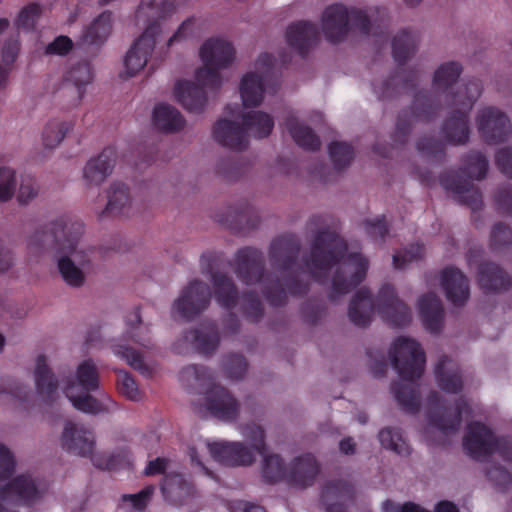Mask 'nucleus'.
Segmentation results:
<instances>
[{
  "label": "nucleus",
  "instance_id": "36",
  "mask_svg": "<svg viewBox=\"0 0 512 512\" xmlns=\"http://www.w3.org/2000/svg\"><path fill=\"white\" fill-rule=\"evenodd\" d=\"M130 193L129 188L123 183H113L108 192V202L105 209L102 211L103 215H128L130 208Z\"/></svg>",
  "mask_w": 512,
  "mask_h": 512
},
{
  "label": "nucleus",
  "instance_id": "54",
  "mask_svg": "<svg viewBox=\"0 0 512 512\" xmlns=\"http://www.w3.org/2000/svg\"><path fill=\"white\" fill-rule=\"evenodd\" d=\"M2 394H9L21 402H26L31 391L27 385L8 378L3 381V384H0V396Z\"/></svg>",
  "mask_w": 512,
  "mask_h": 512
},
{
  "label": "nucleus",
  "instance_id": "17",
  "mask_svg": "<svg viewBox=\"0 0 512 512\" xmlns=\"http://www.w3.org/2000/svg\"><path fill=\"white\" fill-rule=\"evenodd\" d=\"M275 63L273 55L262 53L256 62L257 68L262 70V75L250 72L243 76L239 90L244 107L253 108L262 103L266 79L272 73Z\"/></svg>",
  "mask_w": 512,
  "mask_h": 512
},
{
  "label": "nucleus",
  "instance_id": "26",
  "mask_svg": "<svg viewBox=\"0 0 512 512\" xmlns=\"http://www.w3.org/2000/svg\"><path fill=\"white\" fill-rule=\"evenodd\" d=\"M441 285L447 299L455 306H463L470 297L467 277L455 267H447L441 273Z\"/></svg>",
  "mask_w": 512,
  "mask_h": 512
},
{
  "label": "nucleus",
  "instance_id": "19",
  "mask_svg": "<svg viewBox=\"0 0 512 512\" xmlns=\"http://www.w3.org/2000/svg\"><path fill=\"white\" fill-rule=\"evenodd\" d=\"M212 253L201 256L202 273L210 277L214 289V297L218 305L226 310L233 309L238 302L239 293L233 279L223 272L214 271Z\"/></svg>",
  "mask_w": 512,
  "mask_h": 512
},
{
  "label": "nucleus",
  "instance_id": "56",
  "mask_svg": "<svg viewBox=\"0 0 512 512\" xmlns=\"http://www.w3.org/2000/svg\"><path fill=\"white\" fill-rule=\"evenodd\" d=\"M154 491L155 487L153 485H149L136 494L122 495V501L130 502L135 510L142 512L147 507Z\"/></svg>",
  "mask_w": 512,
  "mask_h": 512
},
{
  "label": "nucleus",
  "instance_id": "18",
  "mask_svg": "<svg viewBox=\"0 0 512 512\" xmlns=\"http://www.w3.org/2000/svg\"><path fill=\"white\" fill-rule=\"evenodd\" d=\"M211 299L209 286L201 280L194 279L182 290L173 303V311L186 320L194 319L205 311Z\"/></svg>",
  "mask_w": 512,
  "mask_h": 512
},
{
  "label": "nucleus",
  "instance_id": "52",
  "mask_svg": "<svg viewBox=\"0 0 512 512\" xmlns=\"http://www.w3.org/2000/svg\"><path fill=\"white\" fill-rule=\"evenodd\" d=\"M177 4L176 0H142L138 8V13H141L145 9H151L155 10V14L158 17L164 18L175 11Z\"/></svg>",
  "mask_w": 512,
  "mask_h": 512
},
{
  "label": "nucleus",
  "instance_id": "48",
  "mask_svg": "<svg viewBox=\"0 0 512 512\" xmlns=\"http://www.w3.org/2000/svg\"><path fill=\"white\" fill-rule=\"evenodd\" d=\"M113 352L119 358L124 359L133 369L142 374L148 373V367L137 350L125 345H115L113 346Z\"/></svg>",
  "mask_w": 512,
  "mask_h": 512
},
{
  "label": "nucleus",
  "instance_id": "41",
  "mask_svg": "<svg viewBox=\"0 0 512 512\" xmlns=\"http://www.w3.org/2000/svg\"><path fill=\"white\" fill-rule=\"evenodd\" d=\"M73 128V123L59 120L49 121L42 134L43 144L46 148L53 149L57 147L68 131Z\"/></svg>",
  "mask_w": 512,
  "mask_h": 512
},
{
  "label": "nucleus",
  "instance_id": "12",
  "mask_svg": "<svg viewBox=\"0 0 512 512\" xmlns=\"http://www.w3.org/2000/svg\"><path fill=\"white\" fill-rule=\"evenodd\" d=\"M95 444V435L91 429L72 421L65 423L61 437V445L65 451L82 457H91L93 465L102 470H118L128 463L126 456L121 454L93 455Z\"/></svg>",
  "mask_w": 512,
  "mask_h": 512
},
{
  "label": "nucleus",
  "instance_id": "35",
  "mask_svg": "<svg viewBox=\"0 0 512 512\" xmlns=\"http://www.w3.org/2000/svg\"><path fill=\"white\" fill-rule=\"evenodd\" d=\"M285 126L298 146L309 151L320 149V138L310 127L300 124L295 116L289 115L285 120Z\"/></svg>",
  "mask_w": 512,
  "mask_h": 512
},
{
  "label": "nucleus",
  "instance_id": "40",
  "mask_svg": "<svg viewBox=\"0 0 512 512\" xmlns=\"http://www.w3.org/2000/svg\"><path fill=\"white\" fill-rule=\"evenodd\" d=\"M378 439L383 448L393 451L400 456H409L411 449L402 436L401 430L386 427L380 430Z\"/></svg>",
  "mask_w": 512,
  "mask_h": 512
},
{
  "label": "nucleus",
  "instance_id": "51",
  "mask_svg": "<svg viewBox=\"0 0 512 512\" xmlns=\"http://www.w3.org/2000/svg\"><path fill=\"white\" fill-rule=\"evenodd\" d=\"M490 245L493 250L512 245V230L502 222L496 223L491 231Z\"/></svg>",
  "mask_w": 512,
  "mask_h": 512
},
{
  "label": "nucleus",
  "instance_id": "55",
  "mask_svg": "<svg viewBox=\"0 0 512 512\" xmlns=\"http://www.w3.org/2000/svg\"><path fill=\"white\" fill-rule=\"evenodd\" d=\"M40 15V5L37 3L29 4L20 11L17 18V26L19 28L31 30L34 28Z\"/></svg>",
  "mask_w": 512,
  "mask_h": 512
},
{
  "label": "nucleus",
  "instance_id": "49",
  "mask_svg": "<svg viewBox=\"0 0 512 512\" xmlns=\"http://www.w3.org/2000/svg\"><path fill=\"white\" fill-rule=\"evenodd\" d=\"M424 251L422 244H410L402 253L393 255V265L396 269H404L408 263L421 259Z\"/></svg>",
  "mask_w": 512,
  "mask_h": 512
},
{
  "label": "nucleus",
  "instance_id": "13",
  "mask_svg": "<svg viewBox=\"0 0 512 512\" xmlns=\"http://www.w3.org/2000/svg\"><path fill=\"white\" fill-rule=\"evenodd\" d=\"M76 381L84 394L74 395L73 386L66 387L64 391L75 409L93 415L109 413L116 409V402L110 397L107 396L100 401L89 394L99 388V373L93 360L87 359L78 365Z\"/></svg>",
  "mask_w": 512,
  "mask_h": 512
},
{
  "label": "nucleus",
  "instance_id": "44",
  "mask_svg": "<svg viewBox=\"0 0 512 512\" xmlns=\"http://www.w3.org/2000/svg\"><path fill=\"white\" fill-rule=\"evenodd\" d=\"M241 311L251 323H258L264 314V309L258 295L253 291L245 292L241 298Z\"/></svg>",
  "mask_w": 512,
  "mask_h": 512
},
{
  "label": "nucleus",
  "instance_id": "15",
  "mask_svg": "<svg viewBox=\"0 0 512 512\" xmlns=\"http://www.w3.org/2000/svg\"><path fill=\"white\" fill-rule=\"evenodd\" d=\"M463 447L474 459L498 452L505 460L512 461V442L504 437H495L490 428L478 421L468 425Z\"/></svg>",
  "mask_w": 512,
  "mask_h": 512
},
{
  "label": "nucleus",
  "instance_id": "43",
  "mask_svg": "<svg viewBox=\"0 0 512 512\" xmlns=\"http://www.w3.org/2000/svg\"><path fill=\"white\" fill-rule=\"evenodd\" d=\"M329 156L335 169L342 170L348 167L353 159V147L345 142L334 141L328 146Z\"/></svg>",
  "mask_w": 512,
  "mask_h": 512
},
{
  "label": "nucleus",
  "instance_id": "59",
  "mask_svg": "<svg viewBox=\"0 0 512 512\" xmlns=\"http://www.w3.org/2000/svg\"><path fill=\"white\" fill-rule=\"evenodd\" d=\"M495 203L502 214L512 216V186H501L495 194Z\"/></svg>",
  "mask_w": 512,
  "mask_h": 512
},
{
  "label": "nucleus",
  "instance_id": "8",
  "mask_svg": "<svg viewBox=\"0 0 512 512\" xmlns=\"http://www.w3.org/2000/svg\"><path fill=\"white\" fill-rule=\"evenodd\" d=\"M382 319L393 327H404L411 322V310L401 301L390 284H384L374 300L370 290L366 287L359 289L349 304L348 316L350 321L358 327L370 324L375 310Z\"/></svg>",
  "mask_w": 512,
  "mask_h": 512
},
{
  "label": "nucleus",
  "instance_id": "28",
  "mask_svg": "<svg viewBox=\"0 0 512 512\" xmlns=\"http://www.w3.org/2000/svg\"><path fill=\"white\" fill-rule=\"evenodd\" d=\"M418 307L425 329L435 334L441 332L444 309L440 298L434 293L424 294L418 301Z\"/></svg>",
  "mask_w": 512,
  "mask_h": 512
},
{
  "label": "nucleus",
  "instance_id": "39",
  "mask_svg": "<svg viewBox=\"0 0 512 512\" xmlns=\"http://www.w3.org/2000/svg\"><path fill=\"white\" fill-rule=\"evenodd\" d=\"M488 172V160L484 154L478 151H470L464 157V167L459 171L451 173H460L465 178L482 180Z\"/></svg>",
  "mask_w": 512,
  "mask_h": 512
},
{
  "label": "nucleus",
  "instance_id": "45",
  "mask_svg": "<svg viewBox=\"0 0 512 512\" xmlns=\"http://www.w3.org/2000/svg\"><path fill=\"white\" fill-rule=\"evenodd\" d=\"M228 217L229 218L225 219V222L244 226L248 229L256 228L260 222L259 217L255 214L252 206L248 202L241 204L240 208L234 210L233 213H229Z\"/></svg>",
  "mask_w": 512,
  "mask_h": 512
},
{
  "label": "nucleus",
  "instance_id": "60",
  "mask_svg": "<svg viewBox=\"0 0 512 512\" xmlns=\"http://www.w3.org/2000/svg\"><path fill=\"white\" fill-rule=\"evenodd\" d=\"M487 477L496 486L504 488L511 483L512 476L510 472L499 464L491 465L486 472Z\"/></svg>",
  "mask_w": 512,
  "mask_h": 512
},
{
  "label": "nucleus",
  "instance_id": "3",
  "mask_svg": "<svg viewBox=\"0 0 512 512\" xmlns=\"http://www.w3.org/2000/svg\"><path fill=\"white\" fill-rule=\"evenodd\" d=\"M346 241L330 229L319 230L312 243L309 255L303 261L312 278L324 284L328 272L338 264L332 278L329 298L335 301L349 293L366 278L369 262L360 253H349Z\"/></svg>",
  "mask_w": 512,
  "mask_h": 512
},
{
  "label": "nucleus",
  "instance_id": "32",
  "mask_svg": "<svg viewBox=\"0 0 512 512\" xmlns=\"http://www.w3.org/2000/svg\"><path fill=\"white\" fill-rule=\"evenodd\" d=\"M34 377L38 395L44 402L51 403L55 398L59 383L49 368L45 355L37 357Z\"/></svg>",
  "mask_w": 512,
  "mask_h": 512
},
{
  "label": "nucleus",
  "instance_id": "21",
  "mask_svg": "<svg viewBox=\"0 0 512 512\" xmlns=\"http://www.w3.org/2000/svg\"><path fill=\"white\" fill-rule=\"evenodd\" d=\"M476 123L481 138L488 144L502 143L511 133L510 119L495 107L479 111Z\"/></svg>",
  "mask_w": 512,
  "mask_h": 512
},
{
  "label": "nucleus",
  "instance_id": "25",
  "mask_svg": "<svg viewBox=\"0 0 512 512\" xmlns=\"http://www.w3.org/2000/svg\"><path fill=\"white\" fill-rule=\"evenodd\" d=\"M318 28L309 21H297L290 24L286 30V41L290 48L305 58L311 47L318 40Z\"/></svg>",
  "mask_w": 512,
  "mask_h": 512
},
{
  "label": "nucleus",
  "instance_id": "50",
  "mask_svg": "<svg viewBox=\"0 0 512 512\" xmlns=\"http://www.w3.org/2000/svg\"><path fill=\"white\" fill-rule=\"evenodd\" d=\"M247 361L243 355L230 354L225 358L224 369L230 379H242L247 371Z\"/></svg>",
  "mask_w": 512,
  "mask_h": 512
},
{
  "label": "nucleus",
  "instance_id": "27",
  "mask_svg": "<svg viewBox=\"0 0 512 512\" xmlns=\"http://www.w3.org/2000/svg\"><path fill=\"white\" fill-rule=\"evenodd\" d=\"M117 159V151L108 146L95 158L90 159L83 170L88 184L100 185L111 174Z\"/></svg>",
  "mask_w": 512,
  "mask_h": 512
},
{
  "label": "nucleus",
  "instance_id": "1",
  "mask_svg": "<svg viewBox=\"0 0 512 512\" xmlns=\"http://www.w3.org/2000/svg\"><path fill=\"white\" fill-rule=\"evenodd\" d=\"M300 249V240L294 234L273 239L268 252L269 262L274 270L283 274L280 279L266 272L262 251L243 247L235 255V274L246 285L261 283L262 294L269 305L282 307L287 303V293L301 297L309 291V284L302 281L297 272Z\"/></svg>",
  "mask_w": 512,
  "mask_h": 512
},
{
  "label": "nucleus",
  "instance_id": "47",
  "mask_svg": "<svg viewBox=\"0 0 512 512\" xmlns=\"http://www.w3.org/2000/svg\"><path fill=\"white\" fill-rule=\"evenodd\" d=\"M117 389L121 395L131 401H139L142 398V393L135 379L126 371H118Z\"/></svg>",
  "mask_w": 512,
  "mask_h": 512
},
{
  "label": "nucleus",
  "instance_id": "7",
  "mask_svg": "<svg viewBox=\"0 0 512 512\" xmlns=\"http://www.w3.org/2000/svg\"><path fill=\"white\" fill-rule=\"evenodd\" d=\"M390 358L401 380L408 382H393L391 391L402 410L416 414L420 410V393L416 381L425 370V352L417 341L402 336L394 341Z\"/></svg>",
  "mask_w": 512,
  "mask_h": 512
},
{
  "label": "nucleus",
  "instance_id": "14",
  "mask_svg": "<svg viewBox=\"0 0 512 512\" xmlns=\"http://www.w3.org/2000/svg\"><path fill=\"white\" fill-rule=\"evenodd\" d=\"M441 110V103L434 92L419 90L415 93L410 109L398 114L395 130L391 135L393 145L404 146L415 121L430 122Z\"/></svg>",
  "mask_w": 512,
  "mask_h": 512
},
{
  "label": "nucleus",
  "instance_id": "38",
  "mask_svg": "<svg viewBox=\"0 0 512 512\" xmlns=\"http://www.w3.org/2000/svg\"><path fill=\"white\" fill-rule=\"evenodd\" d=\"M449 361L447 356H442L435 366V378L441 390L447 393H459L463 388L461 373L458 369L445 370Z\"/></svg>",
  "mask_w": 512,
  "mask_h": 512
},
{
  "label": "nucleus",
  "instance_id": "61",
  "mask_svg": "<svg viewBox=\"0 0 512 512\" xmlns=\"http://www.w3.org/2000/svg\"><path fill=\"white\" fill-rule=\"evenodd\" d=\"M73 46L74 44L68 36L60 35L47 45L46 54L64 56L72 50Z\"/></svg>",
  "mask_w": 512,
  "mask_h": 512
},
{
  "label": "nucleus",
  "instance_id": "29",
  "mask_svg": "<svg viewBox=\"0 0 512 512\" xmlns=\"http://www.w3.org/2000/svg\"><path fill=\"white\" fill-rule=\"evenodd\" d=\"M478 283L485 292L507 290L511 286V277L497 264L482 263L478 268Z\"/></svg>",
  "mask_w": 512,
  "mask_h": 512
},
{
  "label": "nucleus",
  "instance_id": "53",
  "mask_svg": "<svg viewBox=\"0 0 512 512\" xmlns=\"http://www.w3.org/2000/svg\"><path fill=\"white\" fill-rule=\"evenodd\" d=\"M16 187L15 171L8 167L0 168V201L12 198Z\"/></svg>",
  "mask_w": 512,
  "mask_h": 512
},
{
  "label": "nucleus",
  "instance_id": "24",
  "mask_svg": "<svg viewBox=\"0 0 512 512\" xmlns=\"http://www.w3.org/2000/svg\"><path fill=\"white\" fill-rule=\"evenodd\" d=\"M354 497V486L344 480L326 483L321 493V501L326 512H347L346 503L352 502Z\"/></svg>",
  "mask_w": 512,
  "mask_h": 512
},
{
  "label": "nucleus",
  "instance_id": "30",
  "mask_svg": "<svg viewBox=\"0 0 512 512\" xmlns=\"http://www.w3.org/2000/svg\"><path fill=\"white\" fill-rule=\"evenodd\" d=\"M112 30V13L104 11L83 32L76 46L84 49L88 46H101Z\"/></svg>",
  "mask_w": 512,
  "mask_h": 512
},
{
  "label": "nucleus",
  "instance_id": "20",
  "mask_svg": "<svg viewBox=\"0 0 512 512\" xmlns=\"http://www.w3.org/2000/svg\"><path fill=\"white\" fill-rule=\"evenodd\" d=\"M160 33V24L153 21L134 42L124 59L126 73L129 77L136 75L146 66L148 57L151 55Z\"/></svg>",
  "mask_w": 512,
  "mask_h": 512
},
{
  "label": "nucleus",
  "instance_id": "62",
  "mask_svg": "<svg viewBox=\"0 0 512 512\" xmlns=\"http://www.w3.org/2000/svg\"><path fill=\"white\" fill-rule=\"evenodd\" d=\"M495 162L499 171L512 179V148L499 149L495 155Z\"/></svg>",
  "mask_w": 512,
  "mask_h": 512
},
{
  "label": "nucleus",
  "instance_id": "31",
  "mask_svg": "<svg viewBox=\"0 0 512 512\" xmlns=\"http://www.w3.org/2000/svg\"><path fill=\"white\" fill-rule=\"evenodd\" d=\"M160 489L163 497L174 505H182L194 493L193 485L178 473L165 474Z\"/></svg>",
  "mask_w": 512,
  "mask_h": 512
},
{
  "label": "nucleus",
  "instance_id": "23",
  "mask_svg": "<svg viewBox=\"0 0 512 512\" xmlns=\"http://www.w3.org/2000/svg\"><path fill=\"white\" fill-rule=\"evenodd\" d=\"M440 183L444 189L455 193L459 201L467 205L472 211L483 207L482 193L472 184L470 179L460 173H445L440 176Z\"/></svg>",
  "mask_w": 512,
  "mask_h": 512
},
{
  "label": "nucleus",
  "instance_id": "34",
  "mask_svg": "<svg viewBox=\"0 0 512 512\" xmlns=\"http://www.w3.org/2000/svg\"><path fill=\"white\" fill-rule=\"evenodd\" d=\"M153 124L160 131L174 133L184 127L185 119L175 107L169 104H159L153 111Z\"/></svg>",
  "mask_w": 512,
  "mask_h": 512
},
{
  "label": "nucleus",
  "instance_id": "33",
  "mask_svg": "<svg viewBox=\"0 0 512 512\" xmlns=\"http://www.w3.org/2000/svg\"><path fill=\"white\" fill-rule=\"evenodd\" d=\"M186 340H191L200 354H213L219 344L220 335L216 323L209 322L202 324L200 328L186 332Z\"/></svg>",
  "mask_w": 512,
  "mask_h": 512
},
{
  "label": "nucleus",
  "instance_id": "57",
  "mask_svg": "<svg viewBox=\"0 0 512 512\" xmlns=\"http://www.w3.org/2000/svg\"><path fill=\"white\" fill-rule=\"evenodd\" d=\"M364 227L367 235L373 240H383L389 231L385 216L366 220Z\"/></svg>",
  "mask_w": 512,
  "mask_h": 512
},
{
  "label": "nucleus",
  "instance_id": "37",
  "mask_svg": "<svg viewBox=\"0 0 512 512\" xmlns=\"http://www.w3.org/2000/svg\"><path fill=\"white\" fill-rule=\"evenodd\" d=\"M93 79L92 67L89 62L81 61L69 68L64 75V85L72 84L76 88L79 103L84 96L85 87Z\"/></svg>",
  "mask_w": 512,
  "mask_h": 512
},
{
  "label": "nucleus",
  "instance_id": "63",
  "mask_svg": "<svg viewBox=\"0 0 512 512\" xmlns=\"http://www.w3.org/2000/svg\"><path fill=\"white\" fill-rule=\"evenodd\" d=\"M382 512H430L429 510L421 507L419 504L408 501L400 505L390 499H387L382 504Z\"/></svg>",
  "mask_w": 512,
  "mask_h": 512
},
{
  "label": "nucleus",
  "instance_id": "5",
  "mask_svg": "<svg viewBox=\"0 0 512 512\" xmlns=\"http://www.w3.org/2000/svg\"><path fill=\"white\" fill-rule=\"evenodd\" d=\"M203 67L195 72L197 83L180 80L175 84L174 94L177 101L189 112L201 113L207 103L204 88L218 90L222 85L219 70L229 67L235 59L232 43L220 38L206 40L200 48Z\"/></svg>",
  "mask_w": 512,
  "mask_h": 512
},
{
  "label": "nucleus",
  "instance_id": "4",
  "mask_svg": "<svg viewBox=\"0 0 512 512\" xmlns=\"http://www.w3.org/2000/svg\"><path fill=\"white\" fill-rule=\"evenodd\" d=\"M462 72L460 63L451 61L442 64L434 73L433 83L437 90L446 94L449 105L456 106L443 121L440 132L445 143L465 145L470 138L469 113L482 93V85L478 79H471L456 93L450 91Z\"/></svg>",
  "mask_w": 512,
  "mask_h": 512
},
{
  "label": "nucleus",
  "instance_id": "16",
  "mask_svg": "<svg viewBox=\"0 0 512 512\" xmlns=\"http://www.w3.org/2000/svg\"><path fill=\"white\" fill-rule=\"evenodd\" d=\"M427 418L430 425L444 434H452L459 430L462 416L470 411L468 403L462 399H456L451 407H447L445 401L437 391H431L427 397Z\"/></svg>",
  "mask_w": 512,
  "mask_h": 512
},
{
  "label": "nucleus",
  "instance_id": "6",
  "mask_svg": "<svg viewBox=\"0 0 512 512\" xmlns=\"http://www.w3.org/2000/svg\"><path fill=\"white\" fill-rule=\"evenodd\" d=\"M83 231L82 222L65 215L50 223L47 230H37L29 241L30 246L55 249L65 254L58 260V270L65 283L74 288L84 284L85 275L68 255H75L81 265L89 262L86 258L78 257L81 252L77 251V246Z\"/></svg>",
  "mask_w": 512,
  "mask_h": 512
},
{
  "label": "nucleus",
  "instance_id": "9",
  "mask_svg": "<svg viewBox=\"0 0 512 512\" xmlns=\"http://www.w3.org/2000/svg\"><path fill=\"white\" fill-rule=\"evenodd\" d=\"M377 15L374 23L367 12L363 9L351 8L350 10L341 3L332 4L324 10L322 14V30L325 38L331 43H339L343 41L351 26L358 30L363 35H381L377 29L380 25L377 24L378 20L384 23L387 16L385 8L377 7L374 9L373 14Z\"/></svg>",
  "mask_w": 512,
  "mask_h": 512
},
{
  "label": "nucleus",
  "instance_id": "11",
  "mask_svg": "<svg viewBox=\"0 0 512 512\" xmlns=\"http://www.w3.org/2000/svg\"><path fill=\"white\" fill-rule=\"evenodd\" d=\"M242 125L228 119H219L213 126V137L217 143L233 151L248 147V134L258 139L268 137L274 128L273 117L263 111L243 113Z\"/></svg>",
  "mask_w": 512,
  "mask_h": 512
},
{
  "label": "nucleus",
  "instance_id": "46",
  "mask_svg": "<svg viewBox=\"0 0 512 512\" xmlns=\"http://www.w3.org/2000/svg\"><path fill=\"white\" fill-rule=\"evenodd\" d=\"M133 319L128 318V334L129 337L139 345L143 347H149L151 344V339L149 336V329L146 326H143L139 308H136L133 313Z\"/></svg>",
  "mask_w": 512,
  "mask_h": 512
},
{
  "label": "nucleus",
  "instance_id": "2",
  "mask_svg": "<svg viewBox=\"0 0 512 512\" xmlns=\"http://www.w3.org/2000/svg\"><path fill=\"white\" fill-rule=\"evenodd\" d=\"M250 441L247 446L242 442H212L207 447L211 457L218 463L229 466H249L256 455L263 456L262 477L266 483L274 484L285 481L289 486L304 489L312 486L319 473V464L312 454L296 457L289 467L277 455H265L266 443L263 428L256 424H248L243 431Z\"/></svg>",
  "mask_w": 512,
  "mask_h": 512
},
{
  "label": "nucleus",
  "instance_id": "64",
  "mask_svg": "<svg viewBox=\"0 0 512 512\" xmlns=\"http://www.w3.org/2000/svg\"><path fill=\"white\" fill-rule=\"evenodd\" d=\"M37 194L38 189L33 179L22 180L17 196L19 203L27 204L29 201L34 199Z\"/></svg>",
  "mask_w": 512,
  "mask_h": 512
},
{
  "label": "nucleus",
  "instance_id": "42",
  "mask_svg": "<svg viewBox=\"0 0 512 512\" xmlns=\"http://www.w3.org/2000/svg\"><path fill=\"white\" fill-rule=\"evenodd\" d=\"M417 151L428 160L441 162L445 158V144L432 136L420 137L416 142Z\"/></svg>",
  "mask_w": 512,
  "mask_h": 512
},
{
  "label": "nucleus",
  "instance_id": "10",
  "mask_svg": "<svg viewBox=\"0 0 512 512\" xmlns=\"http://www.w3.org/2000/svg\"><path fill=\"white\" fill-rule=\"evenodd\" d=\"M418 38L416 34L407 30L400 31L392 41V56L398 67L391 77L382 81L372 83L373 91L378 99L392 98L402 91L414 90L419 81L418 72L415 70L406 71L403 67L406 62L415 54Z\"/></svg>",
  "mask_w": 512,
  "mask_h": 512
},
{
  "label": "nucleus",
  "instance_id": "22",
  "mask_svg": "<svg viewBox=\"0 0 512 512\" xmlns=\"http://www.w3.org/2000/svg\"><path fill=\"white\" fill-rule=\"evenodd\" d=\"M207 411L216 419L224 422L235 421L240 412L238 400L225 388L214 385L205 395Z\"/></svg>",
  "mask_w": 512,
  "mask_h": 512
},
{
  "label": "nucleus",
  "instance_id": "58",
  "mask_svg": "<svg viewBox=\"0 0 512 512\" xmlns=\"http://www.w3.org/2000/svg\"><path fill=\"white\" fill-rule=\"evenodd\" d=\"M301 313L305 322L315 325L324 313V306L316 300L309 299L303 303Z\"/></svg>",
  "mask_w": 512,
  "mask_h": 512
}]
</instances>
